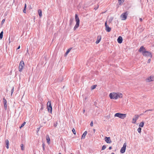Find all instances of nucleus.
<instances>
[{"mask_svg": "<svg viewBox=\"0 0 154 154\" xmlns=\"http://www.w3.org/2000/svg\"><path fill=\"white\" fill-rule=\"evenodd\" d=\"M152 110H153V109H148V110H147L145 111L144 112L146 113V112H147L148 111H152Z\"/></svg>", "mask_w": 154, "mask_h": 154, "instance_id": "37", "label": "nucleus"}, {"mask_svg": "<svg viewBox=\"0 0 154 154\" xmlns=\"http://www.w3.org/2000/svg\"><path fill=\"white\" fill-rule=\"evenodd\" d=\"M43 109V106H41V108L40 109V110H42Z\"/></svg>", "mask_w": 154, "mask_h": 154, "instance_id": "46", "label": "nucleus"}, {"mask_svg": "<svg viewBox=\"0 0 154 154\" xmlns=\"http://www.w3.org/2000/svg\"><path fill=\"white\" fill-rule=\"evenodd\" d=\"M105 141L108 143H110L112 142L109 137H105Z\"/></svg>", "mask_w": 154, "mask_h": 154, "instance_id": "9", "label": "nucleus"}, {"mask_svg": "<svg viewBox=\"0 0 154 154\" xmlns=\"http://www.w3.org/2000/svg\"><path fill=\"white\" fill-rule=\"evenodd\" d=\"M154 77L153 75L150 76L146 79V81L148 82L152 81L154 80Z\"/></svg>", "mask_w": 154, "mask_h": 154, "instance_id": "10", "label": "nucleus"}, {"mask_svg": "<svg viewBox=\"0 0 154 154\" xmlns=\"http://www.w3.org/2000/svg\"><path fill=\"white\" fill-rule=\"evenodd\" d=\"M85 100H86L87 99V97H85Z\"/></svg>", "mask_w": 154, "mask_h": 154, "instance_id": "50", "label": "nucleus"}, {"mask_svg": "<svg viewBox=\"0 0 154 154\" xmlns=\"http://www.w3.org/2000/svg\"><path fill=\"white\" fill-rule=\"evenodd\" d=\"M24 66V63L23 60H21L20 62L19 66V71L20 72H21L23 70V67Z\"/></svg>", "mask_w": 154, "mask_h": 154, "instance_id": "5", "label": "nucleus"}, {"mask_svg": "<svg viewBox=\"0 0 154 154\" xmlns=\"http://www.w3.org/2000/svg\"><path fill=\"white\" fill-rule=\"evenodd\" d=\"M3 31H2L0 33V39H2L3 36Z\"/></svg>", "mask_w": 154, "mask_h": 154, "instance_id": "25", "label": "nucleus"}, {"mask_svg": "<svg viewBox=\"0 0 154 154\" xmlns=\"http://www.w3.org/2000/svg\"><path fill=\"white\" fill-rule=\"evenodd\" d=\"M74 20V19L72 18H71L69 20V28L70 29L72 27V25L73 23V22Z\"/></svg>", "mask_w": 154, "mask_h": 154, "instance_id": "11", "label": "nucleus"}, {"mask_svg": "<svg viewBox=\"0 0 154 154\" xmlns=\"http://www.w3.org/2000/svg\"><path fill=\"white\" fill-rule=\"evenodd\" d=\"M14 87H13L11 89V95L14 92Z\"/></svg>", "mask_w": 154, "mask_h": 154, "instance_id": "33", "label": "nucleus"}, {"mask_svg": "<svg viewBox=\"0 0 154 154\" xmlns=\"http://www.w3.org/2000/svg\"><path fill=\"white\" fill-rule=\"evenodd\" d=\"M23 146V144H21L20 147L21 148V149L22 150H23L24 149Z\"/></svg>", "mask_w": 154, "mask_h": 154, "instance_id": "34", "label": "nucleus"}, {"mask_svg": "<svg viewBox=\"0 0 154 154\" xmlns=\"http://www.w3.org/2000/svg\"><path fill=\"white\" fill-rule=\"evenodd\" d=\"M128 14V11H126L122 13L121 15V17L122 18V20H125L127 18Z\"/></svg>", "mask_w": 154, "mask_h": 154, "instance_id": "6", "label": "nucleus"}, {"mask_svg": "<svg viewBox=\"0 0 154 154\" xmlns=\"http://www.w3.org/2000/svg\"><path fill=\"white\" fill-rule=\"evenodd\" d=\"M123 95L121 93L112 92L110 93L109 97L111 99L116 100L118 98H121L122 97Z\"/></svg>", "mask_w": 154, "mask_h": 154, "instance_id": "2", "label": "nucleus"}, {"mask_svg": "<svg viewBox=\"0 0 154 154\" xmlns=\"http://www.w3.org/2000/svg\"><path fill=\"white\" fill-rule=\"evenodd\" d=\"M87 132L86 131H85L82 135L81 139H84L85 138V136L87 134Z\"/></svg>", "mask_w": 154, "mask_h": 154, "instance_id": "17", "label": "nucleus"}, {"mask_svg": "<svg viewBox=\"0 0 154 154\" xmlns=\"http://www.w3.org/2000/svg\"><path fill=\"white\" fill-rule=\"evenodd\" d=\"M113 20V17H111L108 20V22H109V24L110 23H111L112 22Z\"/></svg>", "mask_w": 154, "mask_h": 154, "instance_id": "24", "label": "nucleus"}, {"mask_svg": "<svg viewBox=\"0 0 154 154\" xmlns=\"http://www.w3.org/2000/svg\"><path fill=\"white\" fill-rule=\"evenodd\" d=\"M132 120L133 121L132 122V123L133 124H135L136 122V121L135 119H134V118H133Z\"/></svg>", "mask_w": 154, "mask_h": 154, "instance_id": "31", "label": "nucleus"}, {"mask_svg": "<svg viewBox=\"0 0 154 154\" xmlns=\"http://www.w3.org/2000/svg\"><path fill=\"white\" fill-rule=\"evenodd\" d=\"M151 60L150 58L148 60L147 63H149L150 62Z\"/></svg>", "mask_w": 154, "mask_h": 154, "instance_id": "41", "label": "nucleus"}, {"mask_svg": "<svg viewBox=\"0 0 154 154\" xmlns=\"http://www.w3.org/2000/svg\"><path fill=\"white\" fill-rule=\"evenodd\" d=\"M126 146L127 143L125 142L124 143L123 147L121 149L120 152L121 153H123L125 152Z\"/></svg>", "mask_w": 154, "mask_h": 154, "instance_id": "7", "label": "nucleus"}, {"mask_svg": "<svg viewBox=\"0 0 154 154\" xmlns=\"http://www.w3.org/2000/svg\"><path fill=\"white\" fill-rule=\"evenodd\" d=\"M5 143H6V146L7 149H8L9 148V141L8 139H7L5 140Z\"/></svg>", "mask_w": 154, "mask_h": 154, "instance_id": "16", "label": "nucleus"}, {"mask_svg": "<svg viewBox=\"0 0 154 154\" xmlns=\"http://www.w3.org/2000/svg\"><path fill=\"white\" fill-rule=\"evenodd\" d=\"M46 138L48 144H50V139L49 136L48 135H47L46 136Z\"/></svg>", "mask_w": 154, "mask_h": 154, "instance_id": "15", "label": "nucleus"}, {"mask_svg": "<svg viewBox=\"0 0 154 154\" xmlns=\"http://www.w3.org/2000/svg\"><path fill=\"white\" fill-rule=\"evenodd\" d=\"M47 108L48 111L52 114V106H47Z\"/></svg>", "mask_w": 154, "mask_h": 154, "instance_id": "14", "label": "nucleus"}, {"mask_svg": "<svg viewBox=\"0 0 154 154\" xmlns=\"http://www.w3.org/2000/svg\"><path fill=\"white\" fill-rule=\"evenodd\" d=\"M106 148V146L105 145H103L102 146V150H103L105 149Z\"/></svg>", "mask_w": 154, "mask_h": 154, "instance_id": "35", "label": "nucleus"}, {"mask_svg": "<svg viewBox=\"0 0 154 154\" xmlns=\"http://www.w3.org/2000/svg\"><path fill=\"white\" fill-rule=\"evenodd\" d=\"M117 40L119 43L121 44L122 42L123 41L122 38L121 36H119L118 37Z\"/></svg>", "mask_w": 154, "mask_h": 154, "instance_id": "12", "label": "nucleus"}, {"mask_svg": "<svg viewBox=\"0 0 154 154\" xmlns=\"http://www.w3.org/2000/svg\"><path fill=\"white\" fill-rule=\"evenodd\" d=\"M93 130L94 133H95V132L96 131L95 129H93Z\"/></svg>", "mask_w": 154, "mask_h": 154, "instance_id": "48", "label": "nucleus"}, {"mask_svg": "<svg viewBox=\"0 0 154 154\" xmlns=\"http://www.w3.org/2000/svg\"><path fill=\"white\" fill-rule=\"evenodd\" d=\"M5 19H3V20H2V21L1 22V24L2 25L3 24L4 22H5Z\"/></svg>", "mask_w": 154, "mask_h": 154, "instance_id": "36", "label": "nucleus"}, {"mask_svg": "<svg viewBox=\"0 0 154 154\" xmlns=\"http://www.w3.org/2000/svg\"><path fill=\"white\" fill-rule=\"evenodd\" d=\"M85 112V109H83V113H84Z\"/></svg>", "mask_w": 154, "mask_h": 154, "instance_id": "44", "label": "nucleus"}, {"mask_svg": "<svg viewBox=\"0 0 154 154\" xmlns=\"http://www.w3.org/2000/svg\"><path fill=\"white\" fill-rule=\"evenodd\" d=\"M26 123V122H24L20 126V129L22 128L23 127L24 125H25Z\"/></svg>", "mask_w": 154, "mask_h": 154, "instance_id": "27", "label": "nucleus"}, {"mask_svg": "<svg viewBox=\"0 0 154 154\" xmlns=\"http://www.w3.org/2000/svg\"><path fill=\"white\" fill-rule=\"evenodd\" d=\"M139 20L140 22H142L143 20V19L142 18H140Z\"/></svg>", "mask_w": 154, "mask_h": 154, "instance_id": "43", "label": "nucleus"}, {"mask_svg": "<svg viewBox=\"0 0 154 154\" xmlns=\"http://www.w3.org/2000/svg\"><path fill=\"white\" fill-rule=\"evenodd\" d=\"M141 128L140 127H139L137 129V131L139 133H140L141 132Z\"/></svg>", "mask_w": 154, "mask_h": 154, "instance_id": "30", "label": "nucleus"}, {"mask_svg": "<svg viewBox=\"0 0 154 154\" xmlns=\"http://www.w3.org/2000/svg\"><path fill=\"white\" fill-rule=\"evenodd\" d=\"M26 8H24L23 9V12L24 13H26Z\"/></svg>", "mask_w": 154, "mask_h": 154, "instance_id": "38", "label": "nucleus"}, {"mask_svg": "<svg viewBox=\"0 0 154 154\" xmlns=\"http://www.w3.org/2000/svg\"><path fill=\"white\" fill-rule=\"evenodd\" d=\"M111 154H114V152H112V153H111Z\"/></svg>", "mask_w": 154, "mask_h": 154, "instance_id": "51", "label": "nucleus"}, {"mask_svg": "<svg viewBox=\"0 0 154 154\" xmlns=\"http://www.w3.org/2000/svg\"><path fill=\"white\" fill-rule=\"evenodd\" d=\"M144 125V122H141L139 125V127H143Z\"/></svg>", "mask_w": 154, "mask_h": 154, "instance_id": "21", "label": "nucleus"}, {"mask_svg": "<svg viewBox=\"0 0 154 154\" xmlns=\"http://www.w3.org/2000/svg\"><path fill=\"white\" fill-rule=\"evenodd\" d=\"M118 2L119 3V5H122V4L123 3L124 1V0H118Z\"/></svg>", "mask_w": 154, "mask_h": 154, "instance_id": "20", "label": "nucleus"}, {"mask_svg": "<svg viewBox=\"0 0 154 154\" xmlns=\"http://www.w3.org/2000/svg\"><path fill=\"white\" fill-rule=\"evenodd\" d=\"M20 48V46L19 45V46L17 48V50L19 49Z\"/></svg>", "mask_w": 154, "mask_h": 154, "instance_id": "49", "label": "nucleus"}, {"mask_svg": "<svg viewBox=\"0 0 154 154\" xmlns=\"http://www.w3.org/2000/svg\"><path fill=\"white\" fill-rule=\"evenodd\" d=\"M72 48H69L66 51V52L65 53V55H66L68 54L69 53V52L71 50V49Z\"/></svg>", "mask_w": 154, "mask_h": 154, "instance_id": "23", "label": "nucleus"}, {"mask_svg": "<svg viewBox=\"0 0 154 154\" xmlns=\"http://www.w3.org/2000/svg\"><path fill=\"white\" fill-rule=\"evenodd\" d=\"M57 122H56V123H55L54 124V126L56 127L57 126Z\"/></svg>", "mask_w": 154, "mask_h": 154, "instance_id": "40", "label": "nucleus"}, {"mask_svg": "<svg viewBox=\"0 0 154 154\" xmlns=\"http://www.w3.org/2000/svg\"><path fill=\"white\" fill-rule=\"evenodd\" d=\"M7 106H4V109L5 110H6L7 109Z\"/></svg>", "mask_w": 154, "mask_h": 154, "instance_id": "45", "label": "nucleus"}, {"mask_svg": "<svg viewBox=\"0 0 154 154\" xmlns=\"http://www.w3.org/2000/svg\"><path fill=\"white\" fill-rule=\"evenodd\" d=\"M75 20L76 22V24L74 27V30H75L76 29L79 27L80 23V20L79 19V18L78 15L76 14H75Z\"/></svg>", "mask_w": 154, "mask_h": 154, "instance_id": "3", "label": "nucleus"}, {"mask_svg": "<svg viewBox=\"0 0 154 154\" xmlns=\"http://www.w3.org/2000/svg\"><path fill=\"white\" fill-rule=\"evenodd\" d=\"M97 86V85H94L92 86L91 87V89L93 90V89H94L95 88H96Z\"/></svg>", "mask_w": 154, "mask_h": 154, "instance_id": "26", "label": "nucleus"}, {"mask_svg": "<svg viewBox=\"0 0 154 154\" xmlns=\"http://www.w3.org/2000/svg\"><path fill=\"white\" fill-rule=\"evenodd\" d=\"M90 126L91 127L93 126V121H91L90 123Z\"/></svg>", "mask_w": 154, "mask_h": 154, "instance_id": "39", "label": "nucleus"}, {"mask_svg": "<svg viewBox=\"0 0 154 154\" xmlns=\"http://www.w3.org/2000/svg\"><path fill=\"white\" fill-rule=\"evenodd\" d=\"M45 144L44 143H43L42 144V148L43 150L44 151L45 150Z\"/></svg>", "mask_w": 154, "mask_h": 154, "instance_id": "29", "label": "nucleus"}, {"mask_svg": "<svg viewBox=\"0 0 154 154\" xmlns=\"http://www.w3.org/2000/svg\"><path fill=\"white\" fill-rule=\"evenodd\" d=\"M26 8V4L25 3L24 5V8Z\"/></svg>", "mask_w": 154, "mask_h": 154, "instance_id": "42", "label": "nucleus"}, {"mask_svg": "<svg viewBox=\"0 0 154 154\" xmlns=\"http://www.w3.org/2000/svg\"><path fill=\"white\" fill-rule=\"evenodd\" d=\"M43 105H44L43 104H42L41 106H43Z\"/></svg>", "mask_w": 154, "mask_h": 154, "instance_id": "52", "label": "nucleus"}, {"mask_svg": "<svg viewBox=\"0 0 154 154\" xmlns=\"http://www.w3.org/2000/svg\"><path fill=\"white\" fill-rule=\"evenodd\" d=\"M139 117V115H135V116L133 118H134V119H135V120H136V121H137V120H138V119Z\"/></svg>", "mask_w": 154, "mask_h": 154, "instance_id": "22", "label": "nucleus"}, {"mask_svg": "<svg viewBox=\"0 0 154 154\" xmlns=\"http://www.w3.org/2000/svg\"><path fill=\"white\" fill-rule=\"evenodd\" d=\"M38 12L40 17H42V10L40 9L38 10Z\"/></svg>", "mask_w": 154, "mask_h": 154, "instance_id": "18", "label": "nucleus"}, {"mask_svg": "<svg viewBox=\"0 0 154 154\" xmlns=\"http://www.w3.org/2000/svg\"><path fill=\"white\" fill-rule=\"evenodd\" d=\"M101 37L100 35L98 36L97 39V41L95 43L96 44H97L99 43V42H100L101 39Z\"/></svg>", "mask_w": 154, "mask_h": 154, "instance_id": "13", "label": "nucleus"}, {"mask_svg": "<svg viewBox=\"0 0 154 154\" xmlns=\"http://www.w3.org/2000/svg\"><path fill=\"white\" fill-rule=\"evenodd\" d=\"M105 30L108 32H110L111 30V28L107 24V22L106 21L105 23Z\"/></svg>", "mask_w": 154, "mask_h": 154, "instance_id": "8", "label": "nucleus"}, {"mask_svg": "<svg viewBox=\"0 0 154 154\" xmlns=\"http://www.w3.org/2000/svg\"><path fill=\"white\" fill-rule=\"evenodd\" d=\"M114 116L115 117H118L122 119H124L126 117V114L121 113H120L118 112L116 113L115 114Z\"/></svg>", "mask_w": 154, "mask_h": 154, "instance_id": "4", "label": "nucleus"}, {"mask_svg": "<svg viewBox=\"0 0 154 154\" xmlns=\"http://www.w3.org/2000/svg\"><path fill=\"white\" fill-rule=\"evenodd\" d=\"M7 100H6L4 98L3 99V103L4 105V106H7Z\"/></svg>", "mask_w": 154, "mask_h": 154, "instance_id": "19", "label": "nucleus"}, {"mask_svg": "<svg viewBox=\"0 0 154 154\" xmlns=\"http://www.w3.org/2000/svg\"><path fill=\"white\" fill-rule=\"evenodd\" d=\"M112 149V146H110V147H109V150H111V149Z\"/></svg>", "mask_w": 154, "mask_h": 154, "instance_id": "47", "label": "nucleus"}, {"mask_svg": "<svg viewBox=\"0 0 154 154\" xmlns=\"http://www.w3.org/2000/svg\"><path fill=\"white\" fill-rule=\"evenodd\" d=\"M59 154H61V153H59Z\"/></svg>", "mask_w": 154, "mask_h": 154, "instance_id": "53", "label": "nucleus"}, {"mask_svg": "<svg viewBox=\"0 0 154 154\" xmlns=\"http://www.w3.org/2000/svg\"><path fill=\"white\" fill-rule=\"evenodd\" d=\"M46 106H51V102L48 101L47 103Z\"/></svg>", "mask_w": 154, "mask_h": 154, "instance_id": "28", "label": "nucleus"}, {"mask_svg": "<svg viewBox=\"0 0 154 154\" xmlns=\"http://www.w3.org/2000/svg\"><path fill=\"white\" fill-rule=\"evenodd\" d=\"M72 132L73 133V134H76V132H75V129L74 128H73L72 130Z\"/></svg>", "mask_w": 154, "mask_h": 154, "instance_id": "32", "label": "nucleus"}, {"mask_svg": "<svg viewBox=\"0 0 154 154\" xmlns=\"http://www.w3.org/2000/svg\"><path fill=\"white\" fill-rule=\"evenodd\" d=\"M71 154H72V153H71Z\"/></svg>", "mask_w": 154, "mask_h": 154, "instance_id": "54", "label": "nucleus"}, {"mask_svg": "<svg viewBox=\"0 0 154 154\" xmlns=\"http://www.w3.org/2000/svg\"><path fill=\"white\" fill-rule=\"evenodd\" d=\"M140 52L142 53V54L144 56L150 57V58L152 57L151 53L148 51H146L145 48L143 46H141L139 50Z\"/></svg>", "mask_w": 154, "mask_h": 154, "instance_id": "1", "label": "nucleus"}]
</instances>
